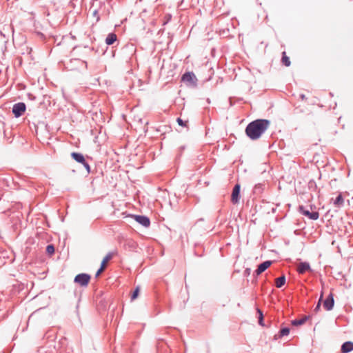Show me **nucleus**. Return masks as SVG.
Here are the masks:
<instances>
[{"label":"nucleus","mask_w":353,"mask_h":353,"mask_svg":"<svg viewBox=\"0 0 353 353\" xmlns=\"http://www.w3.org/2000/svg\"><path fill=\"white\" fill-rule=\"evenodd\" d=\"M267 119H256L250 122L245 128L246 135L252 140H256L267 130L270 125Z\"/></svg>","instance_id":"nucleus-1"},{"label":"nucleus","mask_w":353,"mask_h":353,"mask_svg":"<svg viewBox=\"0 0 353 353\" xmlns=\"http://www.w3.org/2000/svg\"><path fill=\"white\" fill-rule=\"evenodd\" d=\"M67 68L70 70L79 69L81 68H87V62L79 59L75 58L70 60L69 63H67Z\"/></svg>","instance_id":"nucleus-2"},{"label":"nucleus","mask_w":353,"mask_h":353,"mask_svg":"<svg viewBox=\"0 0 353 353\" xmlns=\"http://www.w3.org/2000/svg\"><path fill=\"white\" fill-rule=\"evenodd\" d=\"M71 157L77 162L82 164L83 167L85 168L88 173H90V166L85 161L84 156L81 153L74 152L71 153Z\"/></svg>","instance_id":"nucleus-3"},{"label":"nucleus","mask_w":353,"mask_h":353,"mask_svg":"<svg viewBox=\"0 0 353 353\" xmlns=\"http://www.w3.org/2000/svg\"><path fill=\"white\" fill-rule=\"evenodd\" d=\"M26 110V104L23 102H19L14 104L12 112L16 118H19L24 114Z\"/></svg>","instance_id":"nucleus-4"},{"label":"nucleus","mask_w":353,"mask_h":353,"mask_svg":"<svg viewBox=\"0 0 353 353\" xmlns=\"http://www.w3.org/2000/svg\"><path fill=\"white\" fill-rule=\"evenodd\" d=\"M181 81L188 84L189 85H196V77L192 72H187L183 74Z\"/></svg>","instance_id":"nucleus-5"},{"label":"nucleus","mask_w":353,"mask_h":353,"mask_svg":"<svg viewBox=\"0 0 353 353\" xmlns=\"http://www.w3.org/2000/svg\"><path fill=\"white\" fill-rule=\"evenodd\" d=\"M90 280V276L85 273H81L77 274L74 281L78 284H79L81 286H87L89 281Z\"/></svg>","instance_id":"nucleus-6"},{"label":"nucleus","mask_w":353,"mask_h":353,"mask_svg":"<svg viewBox=\"0 0 353 353\" xmlns=\"http://www.w3.org/2000/svg\"><path fill=\"white\" fill-rule=\"evenodd\" d=\"M299 212L305 216H307L311 220H317L319 217V214L317 211L310 212L309 210L306 209L304 206H299Z\"/></svg>","instance_id":"nucleus-7"},{"label":"nucleus","mask_w":353,"mask_h":353,"mask_svg":"<svg viewBox=\"0 0 353 353\" xmlns=\"http://www.w3.org/2000/svg\"><path fill=\"white\" fill-rule=\"evenodd\" d=\"M240 189L241 186L239 184H236L232 190V195H231V201L234 204H236L239 203L240 199Z\"/></svg>","instance_id":"nucleus-8"},{"label":"nucleus","mask_w":353,"mask_h":353,"mask_svg":"<svg viewBox=\"0 0 353 353\" xmlns=\"http://www.w3.org/2000/svg\"><path fill=\"white\" fill-rule=\"evenodd\" d=\"M137 222L144 227H149L150 225V219L143 215H132Z\"/></svg>","instance_id":"nucleus-9"},{"label":"nucleus","mask_w":353,"mask_h":353,"mask_svg":"<svg viewBox=\"0 0 353 353\" xmlns=\"http://www.w3.org/2000/svg\"><path fill=\"white\" fill-rule=\"evenodd\" d=\"M272 262L271 261H265L259 265L257 269L254 271V274L256 276L260 275L264 271H265L271 265Z\"/></svg>","instance_id":"nucleus-10"},{"label":"nucleus","mask_w":353,"mask_h":353,"mask_svg":"<svg viewBox=\"0 0 353 353\" xmlns=\"http://www.w3.org/2000/svg\"><path fill=\"white\" fill-rule=\"evenodd\" d=\"M334 304L333 294L330 293L323 302V307L326 310H331Z\"/></svg>","instance_id":"nucleus-11"},{"label":"nucleus","mask_w":353,"mask_h":353,"mask_svg":"<svg viewBox=\"0 0 353 353\" xmlns=\"http://www.w3.org/2000/svg\"><path fill=\"white\" fill-rule=\"evenodd\" d=\"M353 350V342L346 341L341 345V351L342 353H348Z\"/></svg>","instance_id":"nucleus-12"},{"label":"nucleus","mask_w":353,"mask_h":353,"mask_svg":"<svg viewBox=\"0 0 353 353\" xmlns=\"http://www.w3.org/2000/svg\"><path fill=\"white\" fill-rule=\"evenodd\" d=\"M310 270V265L307 262H301L297 268V272L299 274H304L306 271Z\"/></svg>","instance_id":"nucleus-13"},{"label":"nucleus","mask_w":353,"mask_h":353,"mask_svg":"<svg viewBox=\"0 0 353 353\" xmlns=\"http://www.w3.org/2000/svg\"><path fill=\"white\" fill-rule=\"evenodd\" d=\"M334 205L336 208H341L344 205V199L341 193H340L335 200L334 201Z\"/></svg>","instance_id":"nucleus-14"},{"label":"nucleus","mask_w":353,"mask_h":353,"mask_svg":"<svg viewBox=\"0 0 353 353\" xmlns=\"http://www.w3.org/2000/svg\"><path fill=\"white\" fill-rule=\"evenodd\" d=\"M117 39V34L115 33H110L108 34L105 39V43L108 46L112 45Z\"/></svg>","instance_id":"nucleus-15"},{"label":"nucleus","mask_w":353,"mask_h":353,"mask_svg":"<svg viewBox=\"0 0 353 353\" xmlns=\"http://www.w3.org/2000/svg\"><path fill=\"white\" fill-rule=\"evenodd\" d=\"M307 319H308V316H304L303 318H301L300 319L292 320V325L294 326L301 325L304 324L307 321Z\"/></svg>","instance_id":"nucleus-16"},{"label":"nucleus","mask_w":353,"mask_h":353,"mask_svg":"<svg viewBox=\"0 0 353 353\" xmlns=\"http://www.w3.org/2000/svg\"><path fill=\"white\" fill-rule=\"evenodd\" d=\"M285 281L286 279L285 275H282L281 276L278 277L275 281L276 287L278 288H281L285 285Z\"/></svg>","instance_id":"nucleus-17"},{"label":"nucleus","mask_w":353,"mask_h":353,"mask_svg":"<svg viewBox=\"0 0 353 353\" xmlns=\"http://www.w3.org/2000/svg\"><path fill=\"white\" fill-rule=\"evenodd\" d=\"M112 256H113V253L109 252L108 254H107L106 256L103 258L101 265L103 268H105L106 263H108V261H109L110 259H112Z\"/></svg>","instance_id":"nucleus-18"},{"label":"nucleus","mask_w":353,"mask_h":353,"mask_svg":"<svg viewBox=\"0 0 353 353\" xmlns=\"http://www.w3.org/2000/svg\"><path fill=\"white\" fill-rule=\"evenodd\" d=\"M282 63L283 65H285V66H290V59L289 57H288L286 55H285V52H283V57H282Z\"/></svg>","instance_id":"nucleus-19"},{"label":"nucleus","mask_w":353,"mask_h":353,"mask_svg":"<svg viewBox=\"0 0 353 353\" xmlns=\"http://www.w3.org/2000/svg\"><path fill=\"white\" fill-rule=\"evenodd\" d=\"M280 336L282 337V336H287L290 333V328L288 327H283L282 329H281L280 332Z\"/></svg>","instance_id":"nucleus-20"},{"label":"nucleus","mask_w":353,"mask_h":353,"mask_svg":"<svg viewBox=\"0 0 353 353\" xmlns=\"http://www.w3.org/2000/svg\"><path fill=\"white\" fill-rule=\"evenodd\" d=\"M46 252L48 254H50V255L54 254V245H52V244L47 245V247H46Z\"/></svg>","instance_id":"nucleus-21"},{"label":"nucleus","mask_w":353,"mask_h":353,"mask_svg":"<svg viewBox=\"0 0 353 353\" xmlns=\"http://www.w3.org/2000/svg\"><path fill=\"white\" fill-rule=\"evenodd\" d=\"M139 287L137 286L135 288V290H134L133 293L132 294L131 299L134 300L135 299H137L139 295Z\"/></svg>","instance_id":"nucleus-22"},{"label":"nucleus","mask_w":353,"mask_h":353,"mask_svg":"<svg viewBox=\"0 0 353 353\" xmlns=\"http://www.w3.org/2000/svg\"><path fill=\"white\" fill-rule=\"evenodd\" d=\"M257 312L259 314V323L261 325H263V313H262V312L259 309H257Z\"/></svg>","instance_id":"nucleus-23"},{"label":"nucleus","mask_w":353,"mask_h":353,"mask_svg":"<svg viewBox=\"0 0 353 353\" xmlns=\"http://www.w3.org/2000/svg\"><path fill=\"white\" fill-rule=\"evenodd\" d=\"M176 121L179 125L183 126V127L186 126L187 121H184L181 118H177Z\"/></svg>","instance_id":"nucleus-24"},{"label":"nucleus","mask_w":353,"mask_h":353,"mask_svg":"<svg viewBox=\"0 0 353 353\" xmlns=\"http://www.w3.org/2000/svg\"><path fill=\"white\" fill-rule=\"evenodd\" d=\"M323 297V294H321V297H320V299L316 306V307L314 308V311L317 312L319 309H320V307H321V299Z\"/></svg>","instance_id":"nucleus-25"},{"label":"nucleus","mask_w":353,"mask_h":353,"mask_svg":"<svg viewBox=\"0 0 353 353\" xmlns=\"http://www.w3.org/2000/svg\"><path fill=\"white\" fill-rule=\"evenodd\" d=\"M105 268L102 267L101 265L100 268L98 270V271L96 273V276H99V274L104 270Z\"/></svg>","instance_id":"nucleus-26"},{"label":"nucleus","mask_w":353,"mask_h":353,"mask_svg":"<svg viewBox=\"0 0 353 353\" xmlns=\"http://www.w3.org/2000/svg\"><path fill=\"white\" fill-rule=\"evenodd\" d=\"M93 15L97 17V21H99V17L98 16V11L97 10H94L93 12Z\"/></svg>","instance_id":"nucleus-27"},{"label":"nucleus","mask_w":353,"mask_h":353,"mask_svg":"<svg viewBox=\"0 0 353 353\" xmlns=\"http://www.w3.org/2000/svg\"><path fill=\"white\" fill-rule=\"evenodd\" d=\"M300 98H301L302 100H306V99H307V97H306V96H305L304 94H300Z\"/></svg>","instance_id":"nucleus-28"},{"label":"nucleus","mask_w":353,"mask_h":353,"mask_svg":"<svg viewBox=\"0 0 353 353\" xmlns=\"http://www.w3.org/2000/svg\"><path fill=\"white\" fill-rule=\"evenodd\" d=\"M83 50H84V51H85V52H91V49H90V48H88V46H85V47L83 48Z\"/></svg>","instance_id":"nucleus-29"},{"label":"nucleus","mask_w":353,"mask_h":353,"mask_svg":"<svg viewBox=\"0 0 353 353\" xmlns=\"http://www.w3.org/2000/svg\"><path fill=\"white\" fill-rule=\"evenodd\" d=\"M245 273L246 274H250V269L247 268V269L245 270Z\"/></svg>","instance_id":"nucleus-30"},{"label":"nucleus","mask_w":353,"mask_h":353,"mask_svg":"<svg viewBox=\"0 0 353 353\" xmlns=\"http://www.w3.org/2000/svg\"><path fill=\"white\" fill-rule=\"evenodd\" d=\"M78 50V48H77V47H74V48H73V50H72V51L74 52H75L76 50Z\"/></svg>","instance_id":"nucleus-31"}]
</instances>
